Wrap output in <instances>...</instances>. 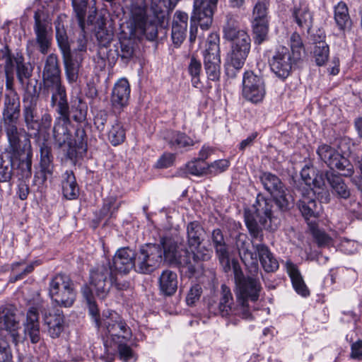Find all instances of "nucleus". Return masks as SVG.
I'll return each mask as SVG.
<instances>
[{
	"instance_id": "1",
	"label": "nucleus",
	"mask_w": 362,
	"mask_h": 362,
	"mask_svg": "<svg viewBox=\"0 0 362 362\" xmlns=\"http://www.w3.org/2000/svg\"><path fill=\"white\" fill-rule=\"evenodd\" d=\"M317 153L330 168V170H327L324 173L323 177L329 185L332 194L341 203L349 200L346 208L353 213H357L362 203L356 202L355 196L351 194L344 180L334 171L336 169L341 172V175L351 177L354 173L352 163L347 158L327 144L319 146Z\"/></svg>"
},
{
	"instance_id": "2",
	"label": "nucleus",
	"mask_w": 362,
	"mask_h": 362,
	"mask_svg": "<svg viewBox=\"0 0 362 362\" xmlns=\"http://www.w3.org/2000/svg\"><path fill=\"white\" fill-rule=\"evenodd\" d=\"M146 251H150L148 260L149 262L151 274L153 273L162 262L168 265L175 266L180 268L181 272L191 277L195 273V264L192 254L187 249L178 250L177 243L173 238L162 237L158 244H146Z\"/></svg>"
},
{
	"instance_id": "3",
	"label": "nucleus",
	"mask_w": 362,
	"mask_h": 362,
	"mask_svg": "<svg viewBox=\"0 0 362 362\" xmlns=\"http://www.w3.org/2000/svg\"><path fill=\"white\" fill-rule=\"evenodd\" d=\"M81 293L85 298L90 315L93 317L94 321L107 339L104 342L105 346L107 349L112 346L113 343L119 341H129L132 337V332L125 320L115 312L109 313L108 315L103 314L99 317V310L95 301L91 289L88 286H83Z\"/></svg>"
},
{
	"instance_id": "4",
	"label": "nucleus",
	"mask_w": 362,
	"mask_h": 362,
	"mask_svg": "<svg viewBox=\"0 0 362 362\" xmlns=\"http://www.w3.org/2000/svg\"><path fill=\"white\" fill-rule=\"evenodd\" d=\"M223 38L230 42L225 62L226 74L235 78L243 68L251 49V38L248 33L240 28L238 23L232 18L227 19L223 28Z\"/></svg>"
},
{
	"instance_id": "5",
	"label": "nucleus",
	"mask_w": 362,
	"mask_h": 362,
	"mask_svg": "<svg viewBox=\"0 0 362 362\" xmlns=\"http://www.w3.org/2000/svg\"><path fill=\"white\" fill-rule=\"evenodd\" d=\"M162 3L156 4L152 2L151 7L147 11L145 0H134L130 5V24L135 33L146 35L150 41L158 37V25L164 17Z\"/></svg>"
},
{
	"instance_id": "6",
	"label": "nucleus",
	"mask_w": 362,
	"mask_h": 362,
	"mask_svg": "<svg viewBox=\"0 0 362 362\" xmlns=\"http://www.w3.org/2000/svg\"><path fill=\"white\" fill-rule=\"evenodd\" d=\"M304 52L302 39L298 33L294 32L290 37V48L285 46L279 47L269 59L272 71L278 78L286 79L301 60Z\"/></svg>"
},
{
	"instance_id": "7",
	"label": "nucleus",
	"mask_w": 362,
	"mask_h": 362,
	"mask_svg": "<svg viewBox=\"0 0 362 362\" xmlns=\"http://www.w3.org/2000/svg\"><path fill=\"white\" fill-rule=\"evenodd\" d=\"M119 274L111 267L110 260L103 262L93 267L89 272L88 286L100 299H104L108 295L110 288L114 287L117 291H125L129 287L127 281L122 280L118 277Z\"/></svg>"
},
{
	"instance_id": "8",
	"label": "nucleus",
	"mask_w": 362,
	"mask_h": 362,
	"mask_svg": "<svg viewBox=\"0 0 362 362\" xmlns=\"http://www.w3.org/2000/svg\"><path fill=\"white\" fill-rule=\"evenodd\" d=\"M278 216V211L274 209L273 201L258 194L252 209L245 211V222L250 235L261 240L262 229L271 228L270 223Z\"/></svg>"
},
{
	"instance_id": "9",
	"label": "nucleus",
	"mask_w": 362,
	"mask_h": 362,
	"mask_svg": "<svg viewBox=\"0 0 362 362\" xmlns=\"http://www.w3.org/2000/svg\"><path fill=\"white\" fill-rule=\"evenodd\" d=\"M151 254L150 251H146V244L141 245L138 251L129 247H120L110 262L111 267L113 271L122 275L129 274L132 269L139 274H151V264L148 260V255ZM151 260L152 263L154 259Z\"/></svg>"
},
{
	"instance_id": "10",
	"label": "nucleus",
	"mask_w": 362,
	"mask_h": 362,
	"mask_svg": "<svg viewBox=\"0 0 362 362\" xmlns=\"http://www.w3.org/2000/svg\"><path fill=\"white\" fill-rule=\"evenodd\" d=\"M42 93L51 97L50 101L67 98L65 86L62 84V70L57 54H48L42 72Z\"/></svg>"
},
{
	"instance_id": "11",
	"label": "nucleus",
	"mask_w": 362,
	"mask_h": 362,
	"mask_svg": "<svg viewBox=\"0 0 362 362\" xmlns=\"http://www.w3.org/2000/svg\"><path fill=\"white\" fill-rule=\"evenodd\" d=\"M50 106L54 108L58 116L55 118L52 129V136L55 143L62 147L67 144L71 146L72 139L69 129L71 119L69 118V105L67 98L50 101Z\"/></svg>"
},
{
	"instance_id": "12",
	"label": "nucleus",
	"mask_w": 362,
	"mask_h": 362,
	"mask_svg": "<svg viewBox=\"0 0 362 362\" xmlns=\"http://www.w3.org/2000/svg\"><path fill=\"white\" fill-rule=\"evenodd\" d=\"M49 295L57 305L70 308L76 300V292L69 276L58 274L49 283Z\"/></svg>"
},
{
	"instance_id": "13",
	"label": "nucleus",
	"mask_w": 362,
	"mask_h": 362,
	"mask_svg": "<svg viewBox=\"0 0 362 362\" xmlns=\"http://www.w3.org/2000/svg\"><path fill=\"white\" fill-rule=\"evenodd\" d=\"M10 153L25 152L31 148V134L20 124V119L1 120Z\"/></svg>"
},
{
	"instance_id": "14",
	"label": "nucleus",
	"mask_w": 362,
	"mask_h": 362,
	"mask_svg": "<svg viewBox=\"0 0 362 362\" xmlns=\"http://www.w3.org/2000/svg\"><path fill=\"white\" fill-rule=\"evenodd\" d=\"M218 0H194L193 11L191 16L189 41L196 40L197 23L202 29L208 30L212 24L214 10Z\"/></svg>"
},
{
	"instance_id": "15",
	"label": "nucleus",
	"mask_w": 362,
	"mask_h": 362,
	"mask_svg": "<svg viewBox=\"0 0 362 362\" xmlns=\"http://www.w3.org/2000/svg\"><path fill=\"white\" fill-rule=\"evenodd\" d=\"M236 284L238 286L236 298L237 303L240 305V308H242V318L251 320L252 315L248 305V300L255 302L258 300L262 288L260 283L257 279L247 276L245 279H242Z\"/></svg>"
},
{
	"instance_id": "16",
	"label": "nucleus",
	"mask_w": 362,
	"mask_h": 362,
	"mask_svg": "<svg viewBox=\"0 0 362 362\" xmlns=\"http://www.w3.org/2000/svg\"><path fill=\"white\" fill-rule=\"evenodd\" d=\"M187 245L192 251L194 262L207 261L211 257V250L202 245L205 238V230L198 221H191L186 227Z\"/></svg>"
},
{
	"instance_id": "17",
	"label": "nucleus",
	"mask_w": 362,
	"mask_h": 362,
	"mask_svg": "<svg viewBox=\"0 0 362 362\" xmlns=\"http://www.w3.org/2000/svg\"><path fill=\"white\" fill-rule=\"evenodd\" d=\"M33 30L35 38L30 41V45L34 44L37 49L42 54H47L51 47L52 42V28L51 23L45 18L42 10H37L34 13Z\"/></svg>"
},
{
	"instance_id": "18",
	"label": "nucleus",
	"mask_w": 362,
	"mask_h": 362,
	"mask_svg": "<svg viewBox=\"0 0 362 362\" xmlns=\"http://www.w3.org/2000/svg\"><path fill=\"white\" fill-rule=\"evenodd\" d=\"M265 94V83L263 78L252 71H245L243 78V98L253 103H258L263 100Z\"/></svg>"
},
{
	"instance_id": "19",
	"label": "nucleus",
	"mask_w": 362,
	"mask_h": 362,
	"mask_svg": "<svg viewBox=\"0 0 362 362\" xmlns=\"http://www.w3.org/2000/svg\"><path fill=\"white\" fill-rule=\"evenodd\" d=\"M233 298L230 289L225 284L221 287V296L218 302L210 303L209 305V311L216 315H221L223 317H231L239 316L242 318V308L237 303L236 306L232 307Z\"/></svg>"
},
{
	"instance_id": "20",
	"label": "nucleus",
	"mask_w": 362,
	"mask_h": 362,
	"mask_svg": "<svg viewBox=\"0 0 362 362\" xmlns=\"http://www.w3.org/2000/svg\"><path fill=\"white\" fill-rule=\"evenodd\" d=\"M20 96L14 88V79L6 80V93L1 120L20 119Z\"/></svg>"
},
{
	"instance_id": "21",
	"label": "nucleus",
	"mask_w": 362,
	"mask_h": 362,
	"mask_svg": "<svg viewBox=\"0 0 362 362\" xmlns=\"http://www.w3.org/2000/svg\"><path fill=\"white\" fill-rule=\"evenodd\" d=\"M15 70L16 71L18 81L25 92L29 95H35L37 81H35V84L33 85L30 80L33 69L29 63L25 62L23 56L19 53L16 54V59L14 60Z\"/></svg>"
},
{
	"instance_id": "22",
	"label": "nucleus",
	"mask_w": 362,
	"mask_h": 362,
	"mask_svg": "<svg viewBox=\"0 0 362 362\" xmlns=\"http://www.w3.org/2000/svg\"><path fill=\"white\" fill-rule=\"evenodd\" d=\"M298 191L301 194V198L298 201L297 206L303 216L306 220L317 217L321 211V204L314 198L313 190L305 187L303 190Z\"/></svg>"
},
{
	"instance_id": "23",
	"label": "nucleus",
	"mask_w": 362,
	"mask_h": 362,
	"mask_svg": "<svg viewBox=\"0 0 362 362\" xmlns=\"http://www.w3.org/2000/svg\"><path fill=\"white\" fill-rule=\"evenodd\" d=\"M11 154L13 160V175L18 180H29L32 175V148L25 152L19 151Z\"/></svg>"
},
{
	"instance_id": "24",
	"label": "nucleus",
	"mask_w": 362,
	"mask_h": 362,
	"mask_svg": "<svg viewBox=\"0 0 362 362\" xmlns=\"http://www.w3.org/2000/svg\"><path fill=\"white\" fill-rule=\"evenodd\" d=\"M211 242L223 270L228 272L231 269L230 253L221 229L216 228L212 231Z\"/></svg>"
},
{
	"instance_id": "25",
	"label": "nucleus",
	"mask_w": 362,
	"mask_h": 362,
	"mask_svg": "<svg viewBox=\"0 0 362 362\" xmlns=\"http://www.w3.org/2000/svg\"><path fill=\"white\" fill-rule=\"evenodd\" d=\"M291 17L303 31L309 33L313 23V16L305 0H293Z\"/></svg>"
},
{
	"instance_id": "26",
	"label": "nucleus",
	"mask_w": 362,
	"mask_h": 362,
	"mask_svg": "<svg viewBox=\"0 0 362 362\" xmlns=\"http://www.w3.org/2000/svg\"><path fill=\"white\" fill-rule=\"evenodd\" d=\"M66 80L69 83H76L84 58L71 54V50L62 53Z\"/></svg>"
},
{
	"instance_id": "27",
	"label": "nucleus",
	"mask_w": 362,
	"mask_h": 362,
	"mask_svg": "<svg viewBox=\"0 0 362 362\" xmlns=\"http://www.w3.org/2000/svg\"><path fill=\"white\" fill-rule=\"evenodd\" d=\"M130 95V86L126 78L119 79L115 85L111 96L114 108L122 109L127 105Z\"/></svg>"
},
{
	"instance_id": "28",
	"label": "nucleus",
	"mask_w": 362,
	"mask_h": 362,
	"mask_svg": "<svg viewBox=\"0 0 362 362\" xmlns=\"http://www.w3.org/2000/svg\"><path fill=\"white\" fill-rule=\"evenodd\" d=\"M25 337H29L33 344L40 340L39 315L36 308H30L26 315V322L24 324Z\"/></svg>"
},
{
	"instance_id": "29",
	"label": "nucleus",
	"mask_w": 362,
	"mask_h": 362,
	"mask_svg": "<svg viewBox=\"0 0 362 362\" xmlns=\"http://www.w3.org/2000/svg\"><path fill=\"white\" fill-rule=\"evenodd\" d=\"M188 15L182 11H176L172 26L171 37L173 44L179 47L186 37Z\"/></svg>"
},
{
	"instance_id": "30",
	"label": "nucleus",
	"mask_w": 362,
	"mask_h": 362,
	"mask_svg": "<svg viewBox=\"0 0 362 362\" xmlns=\"http://www.w3.org/2000/svg\"><path fill=\"white\" fill-rule=\"evenodd\" d=\"M202 55L204 64L221 63L220 38L217 33H211L209 35Z\"/></svg>"
},
{
	"instance_id": "31",
	"label": "nucleus",
	"mask_w": 362,
	"mask_h": 362,
	"mask_svg": "<svg viewBox=\"0 0 362 362\" xmlns=\"http://www.w3.org/2000/svg\"><path fill=\"white\" fill-rule=\"evenodd\" d=\"M16 312V308L11 304L0 307V329H4L9 332H13L18 329V320Z\"/></svg>"
},
{
	"instance_id": "32",
	"label": "nucleus",
	"mask_w": 362,
	"mask_h": 362,
	"mask_svg": "<svg viewBox=\"0 0 362 362\" xmlns=\"http://www.w3.org/2000/svg\"><path fill=\"white\" fill-rule=\"evenodd\" d=\"M177 275L171 270L162 272L158 279V286L160 293L165 296H172L177 289Z\"/></svg>"
},
{
	"instance_id": "33",
	"label": "nucleus",
	"mask_w": 362,
	"mask_h": 362,
	"mask_svg": "<svg viewBox=\"0 0 362 362\" xmlns=\"http://www.w3.org/2000/svg\"><path fill=\"white\" fill-rule=\"evenodd\" d=\"M285 267L295 291L303 296H308L309 290L304 282L298 266L291 261L287 260Z\"/></svg>"
},
{
	"instance_id": "34",
	"label": "nucleus",
	"mask_w": 362,
	"mask_h": 362,
	"mask_svg": "<svg viewBox=\"0 0 362 362\" xmlns=\"http://www.w3.org/2000/svg\"><path fill=\"white\" fill-rule=\"evenodd\" d=\"M45 324L47 326V331L52 338H57L64 328V316L62 311L57 310L54 313L45 315Z\"/></svg>"
},
{
	"instance_id": "35",
	"label": "nucleus",
	"mask_w": 362,
	"mask_h": 362,
	"mask_svg": "<svg viewBox=\"0 0 362 362\" xmlns=\"http://www.w3.org/2000/svg\"><path fill=\"white\" fill-rule=\"evenodd\" d=\"M254 247L266 272H274L279 269V262L267 246L264 244H257Z\"/></svg>"
},
{
	"instance_id": "36",
	"label": "nucleus",
	"mask_w": 362,
	"mask_h": 362,
	"mask_svg": "<svg viewBox=\"0 0 362 362\" xmlns=\"http://www.w3.org/2000/svg\"><path fill=\"white\" fill-rule=\"evenodd\" d=\"M30 101L23 100V117L25 124L28 130L35 129L37 126V98L35 95H30Z\"/></svg>"
},
{
	"instance_id": "37",
	"label": "nucleus",
	"mask_w": 362,
	"mask_h": 362,
	"mask_svg": "<svg viewBox=\"0 0 362 362\" xmlns=\"http://www.w3.org/2000/svg\"><path fill=\"white\" fill-rule=\"evenodd\" d=\"M165 139L171 148L177 150L184 149L187 151L194 144L192 139L186 134L180 132H167L165 136Z\"/></svg>"
},
{
	"instance_id": "38",
	"label": "nucleus",
	"mask_w": 362,
	"mask_h": 362,
	"mask_svg": "<svg viewBox=\"0 0 362 362\" xmlns=\"http://www.w3.org/2000/svg\"><path fill=\"white\" fill-rule=\"evenodd\" d=\"M62 187L63 194L66 199H74L78 197L79 189L73 171L66 170L63 174Z\"/></svg>"
},
{
	"instance_id": "39",
	"label": "nucleus",
	"mask_w": 362,
	"mask_h": 362,
	"mask_svg": "<svg viewBox=\"0 0 362 362\" xmlns=\"http://www.w3.org/2000/svg\"><path fill=\"white\" fill-rule=\"evenodd\" d=\"M314 36V47L313 49V57L317 66L324 65L329 59V48L325 41V35H319L317 40Z\"/></svg>"
},
{
	"instance_id": "40",
	"label": "nucleus",
	"mask_w": 362,
	"mask_h": 362,
	"mask_svg": "<svg viewBox=\"0 0 362 362\" xmlns=\"http://www.w3.org/2000/svg\"><path fill=\"white\" fill-rule=\"evenodd\" d=\"M72 143V146H69V151L68 155L70 158H72L76 154H83L86 152L87 136L83 127H78L76 128Z\"/></svg>"
},
{
	"instance_id": "41",
	"label": "nucleus",
	"mask_w": 362,
	"mask_h": 362,
	"mask_svg": "<svg viewBox=\"0 0 362 362\" xmlns=\"http://www.w3.org/2000/svg\"><path fill=\"white\" fill-rule=\"evenodd\" d=\"M334 20L341 30H349L352 25L351 20L349 8L346 3L340 1L334 7Z\"/></svg>"
},
{
	"instance_id": "42",
	"label": "nucleus",
	"mask_w": 362,
	"mask_h": 362,
	"mask_svg": "<svg viewBox=\"0 0 362 362\" xmlns=\"http://www.w3.org/2000/svg\"><path fill=\"white\" fill-rule=\"evenodd\" d=\"M88 106L86 102L80 97H76L71 101V107H69V118L78 123H81L86 119Z\"/></svg>"
},
{
	"instance_id": "43",
	"label": "nucleus",
	"mask_w": 362,
	"mask_h": 362,
	"mask_svg": "<svg viewBox=\"0 0 362 362\" xmlns=\"http://www.w3.org/2000/svg\"><path fill=\"white\" fill-rule=\"evenodd\" d=\"M16 55L11 53L7 45L0 49V62H4V71L6 80L14 79V60Z\"/></svg>"
},
{
	"instance_id": "44",
	"label": "nucleus",
	"mask_w": 362,
	"mask_h": 362,
	"mask_svg": "<svg viewBox=\"0 0 362 362\" xmlns=\"http://www.w3.org/2000/svg\"><path fill=\"white\" fill-rule=\"evenodd\" d=\"M260 180L264 189L270 193L271 195L279 192L280 190L285 188L284 185L281 180L275 175L271 173H264L260 176Z\"/></svg>"
},
{
	"instance_id": "45",
	"label": "nucleus",
	"mask_w": 362,
	"mask_h": 362,
	"mask_svg": "<svg viewBox=\"0 0 362 362\" xmlns=\"http://www.w3.org/2000/svg\"><path fill=\"white\" fill-rule=\"evenodd\" d=\"M76 39L72 40L73 50L71 54L80 55L82 58L87 52L88 38L85 32V27H78V30L76 31Z\"/></svg>"
},
{
	"instance_id": "46",
	"label": "nucleus",
	"mask_w": 362,
	"mask_h": 362,
	"mask_svg": "<svg viewBox=\"0 0 362 362\" xmlns=\"http://www.w3.org/2000/svg\"><path fill=\"white\" fill-rule=\"evenodd\" d=\"M272 196L273 203H275L281 213L288 211L293 206V199L291 194L286 192V187Z\"/></svg>"
},
{
	"instance_id": "47",
	"label": "nucleus",
	"mask_w": 362,
	"mask_h": 362,
	"mask_svg": "<svg viewBox=\"0 0 362 362\" xmlns=\"http://www.w3.org/2000/svg\"><path fill=\"white\" fill-rule=\"evenodd\" d=\"M13 175V160L12 154L8 159L0 155V182H9Z\"/></svg>"
},
{
	"instance_id": "48",
	"label": "nucleus",
	"mask_w": 362,
	"mask_h": 362,
	"mask_svg": "<svg viewBox=\"0 0 362 362\" xmlns=\"http://www.w3.org/2000/svg\"><path fill=\"white\" fill-rule=\"evenodd\" d=\"M125 138V130L122 123L116 121L108 132V140L113 146H117L124 142Z\"/></svg>"
},
{
	"instance_id": "49",
	"label": "nucleus",
	"mask_w": 362,
	"mask_h": 362,
	"mask_svg": "<svg viewBox=\"0 0 362 362\" xmlns=\"http://www.w3.org/2000/svg\"><path fill=\"white\" fill-rule=\"evenodd\" d=\"M255 42L260 45L267 40L269 22H252Z\"/></svg>"
},
{
	"instance_id": "50",
	"label": "nucleus",
	"mask_w": 362,
	"mask_h": 362,
	"mask_svg": "<svg viewBox=\"0 0 362 362\" xmlns=\"http://www.w3.org/2000/svg\"><path fill=\"white\" fill-rule=\"evenodd\" d=\"M88 1V0H72V6L78 21V27H85Z\"/></svg>"
},
{
	"instance_id": "51",
	"label": "nucleus",
	"mask_w": 362,
	"mask_h": 362,
	"mask_svg": "<svg viewBox=\"0 0 362 362\" xmlns=\"http://www.w3.org/2000/svg\"><path fill=\"white\" fill-rule=\"evenodd\" d=\"M95 37L101 46H107L113 37V31L105 27V23H101L95 31Z\"/></svg>"
},
{
	"instance_id": "52",
	"label": "nucleus",
	"mask_w": 362,
	"mask_h": 362,
	"mask_svg": "<svg viewBox=\"0 0 362 362\" xmlns=\"http://www.w3.org/2000/svg\"><path fill=\"white\" fill-rule=\"evenodd\" d=\"M268 2L265 1L258 0L254 6L252 16V22H269L268 16Z\"/></svg>"
},
{
	"instance_id": "53",
	"label": "nucleus",
	"mask_w": 362,
	"mask_h": 362,
	"mask_svg": "<svg viewBox=\"0 0 362 362\" xmlns=\"http://www.w3.org/2000/svg\"><path fill=\"white\" fill-rule=\"evenodd\" d=\"M186 168L187 172L192 175L202 176L207 175V165L198 158L188 162L186 164Z\"/></svg>"
},
{
	"instance_id": "54",
	"label": "nucleus",
	"mask_w": 362,
	"mask_h": 362,
	"mask_svg": "<svg viewBox=\"0 0 362 362\" xmlns=\"http://www.w3.org/2000/svg\"><path fill=\"white\" fill-rule=\"evenodd\" d=\"M134 42L130 39L120 41V49L117 50L118 55L124 62H127L134 54Z\"/></svg>"
},
{
	"instance_id": "55",
	"label": "nucleus",
	"mask_w": 362,
	"mask_h": 362,
	"mask_svg": "<svg viewBox=\"0 0 362 362\" xmlns=\"http://www.w3.org/2000/svg\"><path fill=\"white\" fill-rule=\"evenodd\" d=\"M189 73L192 76V82L194 87L200 83L199 75L202 71V64L195 57H192L188 66Z\"/></svg>"
},
{
	"instance_id": "56",
	"label": "nucleus",
	"mask_w": 362,
	"mask_h": 362,
	"mask_svg": "<svg viewBox=\"0 0 362 362\" xmlns=\"http://www.w3.org/2000/svg\"><path fill=\"white\" fill-rule=\"evenodd\" d=\"M230 165V162L226 159H221L207 165V175H216L226 171Z\"/></svg>"
},
{
	"instance_id": "57",
	"label": "nucleus",
	"mask_w": 362,
	"mask_h": 362,
	"mask_svg": "<svg viewBox=\"0 0 362 362\" xmlns=\"http://www.w3.org/2000/svg\"><path fill=\"white\" fill-rule=\"evenodd\" d=\"M120 203L117 202L115 197H109L104 201L103 206L100 210L101 215L104 217L112 216V215L118 210Z\"/></svg>"
},
{
	"instance_id": "58",
	"label": "nucleus",
	"mask_w": 362,
	"mask_h": 362,
	"mask_svg": "<svg viewBox=\"0 0 362 362\" xmlns=\"http://www.w3.org/2000/svg\"><path fill=\"white\" fill-rule=\"evenodd\" d=\"M203 293L202 287L200 284H195L192 285L186 296V303L188 305L192 306L199 300Z\"/></svg>"
},
{
	"instance_id": "59",
	"label": "nucleus",
	"mask_w": 362,
	"mask_h": 362,
	"mask_svg": "<svg viewBox=\"0 0 362 362\" xmlns=\"http://www.w3.org/2000/svg\"><path fill=\"white\" fill-rule=\"evenodd\" d=\"M127 342L119 341L112 344L117 346L119 358L124 362H127L134 356V352L132 348L127 345Z\"/></svg>"
},
{
	"instance_id": "60",
	"label": "nucleus",
	"mask_w": 362,
	"mask_h": 362,
	"mask_svg": "<svg viewBox=\"0 0 362 362\" xmlns=\"http://www.w3.org/2000/svg\"><path fill=\"white\" fill-rule=\"evenodd\" d=\"M204 67L209 80L218 81L221 77V63L204 64Z\"/></svg>"
},
{
	"instance_id": "61",
	"label": "nucleus",
	"mask_w": 362,
	"mask_h": 362,
	"mask_svg": "<svg viewBox=\"0 0 362 362\" xmlns=\"http://www.w3.org/2000/svg\"><path fill=\"white\" fill-rule=\"evenodd\" d=\"M56 39L62 53L71 50L65 30L56 26Z\"/></svg>"
},
{
	"instance_id": "62",
	"label": "nucleus",
	"mask_w": 362,
	"mask_h": 362,
	"mask_svg": "<svg viewBox=\"0 0 362 362\" xmlns=\"http://www.w3.org/2000/svg\"><path fill=\"white\" fill-rule=\"evenodd\" d=\"M315 170L313 166L305 165L300 171V177L304 181L306 187H310L311 184H314L315 181Z\"/></svg>"
},
{
	"instance_id": "63",
	"label": "nucleus",
	"mask_w": 362,
	"mask_h": 362,
	"mask_svg": "<svg viewBox=\"0 0 362 362\" xmlns=\"http://www.w3.org/2000/svg\"><path fill=\"white\" fill-rule=\"evenodd\" d=\"M52 115L48 112H45L42 115L41 119L37 120V126L34 130L37 131V133L40 132H47L52 126Z\"/></svg>"
},
{
	"instance_id": "64",
	"label": "nucleus",
	"mask_w": 362,
	"mask_h": 362,
	"mask_svg": "<svg viewBox=\"0 0 362 362\" xmlns=\"http://www.w3.org/2000/svg\"><path fill=\"white\" fill-rule=\"evenodd\" d=\"M12 354L8 344L0 338V362H11Z\"/></svg>"
}]
</instances>
